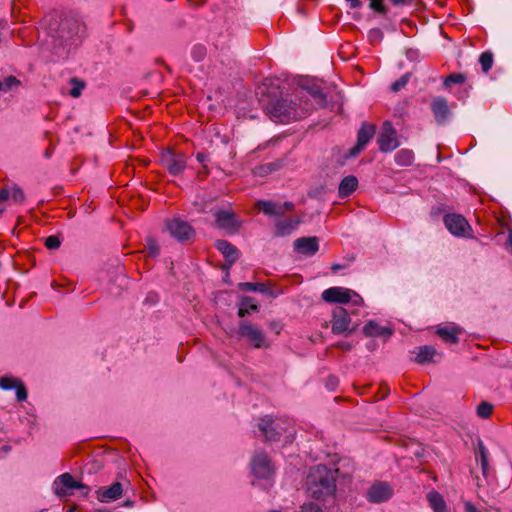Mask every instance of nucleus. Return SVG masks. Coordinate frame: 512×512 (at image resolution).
Returning <instances> with one entry per match:
<instances>
[{
	"mask_svg": "<svg viewBox=\"0 0 512 512\" xmlns=\"http://www.w3.org/2000/svg\"><path fill=\"white\" fill-rule=\"evenodd\" d=\"M338 469H329L324 465H317L310 469L307 476V492L320 501L333 499L336 493V478Z\"/></svg>",
	"mask_w": 512,
	"mask_h": 512,
	"instance_id": "f03ea898",
	"label": "nucleus"
},
{
	"mask_svg": "<svg viewBox=\"0 0 512 512\" xmlns=\"http://www.w3.org/2000/svg\"><path fill=\"white\" fill-rule=\"evenodd\" d=\"M214 216L216 224L220 229L236 232L240 228L241 223L232 210H218L215 212Z\"/></svg>",
	"mask_w": 512,
	"mask_h": 512,
	"instance_id": "2eb2a0df",
	"label": "nucleus"
},
{
	"mask_svg": "<svg viewBox=\"0 0 512 512\" xmlns=\"http://www.w3.org/2000/svg\"><path fill=\"white\" fill-rule=\"evenodd\" d=\"M352 295L357 297L359 301H362L356 292L338 286L324 290L322 293V299L329 303L346 304L352 300Z\"/></svg>",
	"mask_w": 512,
	"mask_h": 512,
	"instance_id": "9b49d317",
	"label": "nucleus"
},
{
	"mask_svg": "<svg viewBox=\"0 0 512 512\" xmlns=\"http://www.w3.org/2000/svg\"><path fill=\"white\" fill-rule=\"evenodd\" d=\"M4 212V209L0 208V215Z\"/></svg>",
	"mask_w": 512,
	"mask_h": 512,
	"instance_id": "774afa93",
	"label": "nucleus"
},
{
	"mask_svg": "<svg viewBox=\"0 0 512 512\" xmlns=\"http://www.w3.org/2000/svg\"><path fill=\"white\" fill-rule=\"evenodd\" d=\"M215 247L222 253L229 266H232L239 258L237 247L226 240H216Z\"/></svg>",
	"mask_w": 512,
	"mask_h": 512,
	"instance_id": "aec40b11",
	"label": "nucleus"
},
{
	"mask_svg": "<svg viewBox=\"0 0 512 512\" xmlns=\"http://www.w3.org/2000/svg\"><path fill=\"white\" fill-rule=\"evenodd\" d=\"M300 223V220L284 219L276 222V234L278 236H284L290 234L296 226Z\"/></svg>",
	"mask_w": 512,
	"mask_h": 512,
	"instance_id": "a878e982",
	"label": "nucleus"
},
{
	"mask_svg": "<svg viewBox=\"0 0 512 512\" xmlns=\"http://www.w3.org/2000/svg\"><path fill=\"white\" fill-rule=\"evenodd\" d=\"M414 0H389V2L396 7L411 5Z\"/></svg>",
	"mask_w": 512,
	"mask_h": 512,
	"instance_id": "3c124183",
	"label": "nucleus"
},
{
	"mask_svg": "<svg viewBox=\"0 0 512 512\" xmlns=\"http://www.w3.org/2000/svg\"><path fill=\"white\" fill-rule=\"evenodd\" d=\"M266 111L275 122L286 123L301 118L303 110L285 98H273L266 104Z\"/></svg>",
	"mask_w": 512,
	"mask_h": 512,
	"instance_id": "7ed1b4c3",
	"label": "nucleus"
},
{
	"mask_svg": "<svg viewBox=\"0 0 512 512\" xmlns=\"http://www.w3.org/2000/svg\"><path fill=\"white\" fill-rule=\"evenodd\" d=\"M10 196H12V199L15 203L21 204L25 200V194L23 190L16 185L10 190Z\"/></svg>",
	"mask_w": 512,
	"mask_h": 512,
	"instance_id": "c03bdc74",
	"label": "nucleus"
},
{
	"mask_svg": "<svg viewBox=\"0 0 512 512\" xmlns=\"http://www.w3.org/2000/svg\"><path fill=\"white\" fill-rule=\"evenodd\" d=\"M371 34H377V35L381 36L382 33L379 29H375V30L371 31Z\"/></svg>",
	"mask_w": 512,
	"mask_h": 512,
	"instance_id": "0e129e2a",
	"label": "nucleus"
},
{
	"mask_svg": "<svg viewBox=\"0 0 512 512\" xmlns=\"http://www.w3.org/2000/svg\"><path fill=\"white\" fill-rule=\"evenodd\" d=\"M125 505H126V506H130V505H131V502H130V501H127V502L125 503Z\"/></svg>",
	"mask_w": 512,
	"mask_h": 512,
	"instance_id": "338daca9",
	"label": "nucleus"
},
{
	"mask_svg": "<svg viewBox=\"0 0 512 512\" xmlns=\"http://www.w3.org/2000/svg\"><path fill=\"white\" fill-rule=\"evenodd\" d=\"M461 330L457 327H441L436 330V334L446 343L456 344L459 342L458 335Z\"/></svg>",
	"mask_w": 512,
	"mask_h": 512,
	"instance_id": "b1692460",
	"label": "nucleus"
},
{
	"mask_svg": "<svg viewBox=\"0 0 512 512\" xmlns=\"http://www.w3.org/2000/svg\"><path fill=\"white\" fill-rule=\"evenodd\" d=\"M376 132V126L374 124L363 122L361 128L357 133V143L353 146L347 154L348 158L356 157L361 151H363L366 145L374 137Z\"/></svg>",
	"mask_w": 512,
	"mask_h": 512,
	"instance_id": "1a4fd4ad",
	"label": "nucleus"
},
{
	"mask_svg": "<svg viewBox=\"0 0 512 512\" xmlns=\"http://www.w3.org/2000/svg\"><path fill=\"white\" fill-rule=\"evenodd\" d=\"M282 208L283 210L292 211L294 209V204L292 202H285Z\"/></svg>",
	"mask_w": 512,
	"mask_h": 512,
	"instance_id": "13d9d810",
	"label": "nucleus"
},
{
	"mask_svg": "<svg viewBox=\"0 0 512 512\" xmlns=\"http://www.w3.org/2000/svg\"><path fill=\"white\" fill-rule=\"evenodd\" d=\"M301 512H323L322 509L314 503H306L301 506Z\"/></svg>",
	"mask_w": 512,
	"mask_h": 512,
	"instance_id": "de8ad7c7",
	"label": "nucleus"
},
{
	"mask_svg": "<svg viewBox=\"0 0 512 512\" xmlns=\"http://www.w3.org/2000/svg\"><path fill=\"white\" fill-rule=\"evenodd\" d=\"M71 489H86L88 490V486L82 483H79L74 480L71 474L64 473L56 478L53 483V490L55 494L60 497H64L67 495V491Z\"/></svg>",
	"mask_w": 512,
	"mask_h": 512,
	"instance_id": "ddd939ff",
	"label": "nucleus"
},
{
	"mask_svg": "<svg viewBox=\"0 0 512 512\" xmlns=\"http://www.w3.org/2000/svg\"><path fill=\"white\" fill-rule=\"evenodd\" d=\"M70 84L72 87L69 91V95L72 96L73 98H78L81 95L82 90L85 87L84 82L77 78H72L70 80Z\"/></svg>",
	"mask_w": 512,
	"mask_h": 512,
	"instance_id": "72a5a7b5",
	"label": "nucleus"
},
{
	"mask_svg": "<svg viewBox=\"0 0 512 512\" xmlns=\"http://www.w3.org/2000/svg\"><path fill=\"white\" fill-rule=\"evenodd\" d=\"M2 91L7 92L20 85V81L14 76H8L1 80Z\"/></svg>",
	"mask_w": 512,
	"mask_h": 512,
	"instance_id": "ea45409f",
	"label": "nucleus"
},
{
	"mask_svg": "<svg viewBox=\"0 0 512 512\" xmlns=\"http://www.w3.org/2000/svg\"><path fill=\"white\" fill-rule=\"evenodd\" d=\"M256 206L260 211H262L266 215H281L284 213V210L281 205H278L271 201H258Z\"/></svg>",
	"mask_w": 512,
	"mask_h": 512,
	"instance_id": "cd10ccee",
	"label": "nucleus"
},
{
	"mask_svg": "<svg viewBox=\"0 0 512 512\" xmlns=\"http://www.w3.org/2000/svg\"><path fill=\"white\" fill-rule=\"evenodd\" d=\"M395 162L399 166H410L414 162V153L409 149H401L395 154Z\"/></svg>",
	"mask_w": 512,
	"mask_h": 512,
	"instance_id": "c756f323",
	"label": "nucleus"
},
{
	"mask_svg": "<svg viewBox=\"0 0 512 512\" xmlns=\"http://www.w3.org/2000/svg\"><path fill=\"white\" fill-rule=\"evenodd\" d=\"M351 319L347 311L342 307H337L333 310L331 320V330L334 334L346 333L350 335L354 332V328H349Z\"/></svg>",
	"mask_w": 512,
	"mask_h": 512,
	"instance_id": "f8f14e48",
	"label": "nucleus"
},
{
	"mask_svg": "<svg viewBox=\"0 0 512 512\" xmlns=\"http://www.w3.org/2000/svg\"><path fill=\"white\" fill-rule=\"evenodd\" d=\"M231 266H229V264L225 261V264H224V268L225 269H229Z\"/></svg>",
	"mask_w": 512,
	"mask_h": 512,
	"instance_id": "69168bd1",
	"label": "nucleus"
},
{
	"mask_svg": "<svg viewBox=\"0 0 512 512\" xmlns=\"http://www.w3.org/2000/svg\"><path fill=\"white\" fill-rule=\"evenodd\" d=\"M443 221L448 231L455 236L464 237L471 231L468 221L460 214H446Z\"/></svg>",
	"mask_w": 512,
	"mask_h": 512,
	"instance_id": "9d476101",
	"label": "nucleus"
},
{
	"mask_svg": "<svg viewBox=\"0 0 512 512\" xmlns=\"http://www.w3.org/2000/svg\"><path fill=\"white\" fill-rule=\"evenodd\" d=\"M427 499L430 507L435 512H446V503L440 493L431 491L428 493Z\"/></svg>",
	"mask_w": 512,
	"mask_h": 512,
	"instance_id": "bb28decb",
	"label": "nucleus"
},
{
	"mask_svg": "<svg viewBox=\"0 0 512 512\" xmlns=\"http://www.w3.org/2000/svg\"><path fill=\"white\" fill-rule=\"evenodd\" d=\"M434 119L438 125H445L451 116L448 101L444 97H436L430 104Z\"/></svg>",
	"mask_w": 512,
	"mask_h": 512,
	"instance_id": "dca6fc26",
	"label": "nucleus"
},
{
	"mask_svg": "<svg viewBox=\"0 0 512 512\" xmlns=\"http://www.w3.org/2000/svg\"><path fill=\"white\" fill-rule=\"evenodd\" d=\"M251 465L253 474L259 478H268L274 472L272 462L265 453L255 455Z\"/></svg>",
	"mask_w": 512,
	"mask_h": 512,
	"instance_id": "f3484780",
	"label": "nucleus"
},
{
	"mask_svg": "<svg viewBox=\"0 0 512 512\" xmlns=\"http://www.w3.org/2000/svg\"><path fill=\"white\" fill-rule=\"evenodd\" d=\"M289 422L281 419L264 417L259 424V429L268 442L279 441L283 433L288 430Z\"/></svg>",
	"mask_w": 512,
	"mask_h": 512,
	"instance_id": "423d86ee",
	"label": "nucleus"
},
{
	"mask_svg": "<svg viewBox=\"0 0 512 512\" xmlns=\"http://www.w3.org/2000/svg\"><path fill=\"white\" fill-rule=\"evenodd\" d=\"M2 91L7 92L20 85V81L14 76H8L1 80Z\"/></svg>",
	"mask_w": 512,
	"mask_h": 512,
	"instance_id": "58836bf2",
	"label": "nucleus"
},
{
	"mask_svg": "<svg viewBox=\"0 0 512 512\" xmlns=\"http://www.w3.org/2000/svg\"><path fill=\"white\" fill-rule=\"evenodd\" d=\"M480 462H481L482 474L485 478H488L489 470H490L488 458L481 459Z\"/></svg>",
	"mask_w": 512,
	"mask_h": 512,
	"instance_id": "8fccbe9b",
	"label": "nucleus"
},
{
	"mask_svg": "<svg viewBox=\"0 0 512 512\" xmlns=\"http://www.w3.org/2000/svg\"><path fill=\"white\" fill-rule=\"evenodd\" d=\"M392 488L386 482L374 483L366 493V498L371 503H382L391 498Z\"/></svg>",
	"mask_w": 512,
	"mask_h": 512,
	"instance_id": "4468645a",
	"label": "nucleus"
},
{
	"mask_svg": "<svg viewBox=\"0 0 512 512\" xmlns=\"http://www.w3.org/2000/svg\"><path fill=\"white\" fill-rule=\"evenodd\" d=\"M10 197V189L5 187V188H2L1 191H0V202H5L9 199Z\"/></svg>",
	"mask_w": 512,
	"mask_h": 512,
	"instance_id": "864d4df0",
	"label": "nucleus"
},
{
	"mask_svg": "<svg viewBox=\"0 0 512 512\" xmlns=\"http://www.w3.org/2000/svg\"><path fill=\"white\" fill-rule=\"evenodd\" d=\"M465 80H466V76L464 74L452 73L445 78L443 85L446 88H449V87H451L452 84H462L465 82Z\"/></svg>",
	"mask_w": 512,
	"mask_h": 512,
	"instance_id": "f704fd0d",
	"label": "nucleus"
},
{
	"mask_svg": "<svg viewBox=\"0 0 512 512\" xmlns=\"http://www.w3.org/2000/svg\"><path fill=\"white\" fill-rule=\"evenodd\" d=\"M476 457H479L480 460L488 458V451L482 442H479L478 444V452L476 453Z\"/></svg>",
	"mask_w": 512,
	"mask_h": 512,
	"instance_id": "09e8293b",
	"label": "nucleus"
},
{
	"mask_svg": "<svg viewBox=\"0 0 512 512\" xmlns=\"http://www.w3.org/2000/svg\"><path fill=\"white\" fill-rule=\"evenodd\" d=\"M238 336L240 339L246 340L256 349L269 347V342L265 333L256 325L249 321H241L238 326Z\"/></svg>",
	"mask_w": 512,
	"mask_h": 512,
	"instance_id": "20e7f679",
	"label": "nucleus"
},
{
	"mask_svg": "<svg viewBox=\"0 0 512 512\" xmlns=\"http://www.w3.org/2000/svg\"><path fill=\"white\" fill-rule=\"evenodd\" d=\"M369 2V7L373 11L381 15H386L388 13V8L384 5V0H369Z\"/></svg>",
	"mask_w": 512,
	"mask_h": 512,
	"instance_id": "a19ab883",
	"label": "nucleus"
},
{
	"mask_svg": "<svg viewBox=\"0 0 512 512\" xmlns=\"http://www.w3.org/2000/svg\"><path fill=\"white\" fill-rule=\"evenodd\" d=\"M196 158L199 163L203 164V169H206V165L204 163L208 161L209 156L206 153L199 152L197 153Z\"/></svg>",
	"mask_w": 512,
	"mask_h": 512,
	"instance_id": "5fc2aeb1",
	"label": "nucleus"
},
{
	"mask_svg": "<svg viewBox=\"0 0 512 512\" xmlns=\"http://www.w3.org/2000/svg\"><path fill=\"white\" fill-rule=\"evenodd\" d=\"M358 187V179L349 175L344 177L338 187V194L340 198H346L350 196Z\"/></svg>",
	"mask_w": 512,
	"mask_h": 512,
	"instance_id": "5701e85b",
	"label": "nucleus"
},
{
	"mask_svg": "<svg viewBox=\"0 0 512 512\" xmlns=\"http://www.w3.org/2000/svg\"><path fill=\"white\" fill-rule=\"evenodd\" d=\"M238 288L241 291H252L260 293H265L267 291L266 286L263 283L243 282L238 284Z\"/></svg>",
	"mask_w": 512,
	"mask_h": 512,
	"instance_id": "473e14b6",
	"label": "nucleus"
},
{
	"mask_svg": "<svg viewBox=\"0 0 512 512\" xmlns=\"http://www.w3.org/2000/svg\"><path fill=\"white\" fill-rule=\"evenodd\" d=\"M161 163L173 176L182 174L187 165V157L183 152L168 148L161 154Z\"/></svg>",
	"mask_w": 512,
	"mask_h": 512,
	"instance_id": "39448f33",
	"label": "nucleus"
},
{
	"mask_svg": "<svg viewBox=\"0 0 512 512\" xmlns=\"http://www.w3.org/2000/svg\"><path fill=\"white\" fill-rule=\"evenodd\" d=\"M379 150L384 153L391 152L399 147L400 142L397 137V131L390 121H385L381 127V132L377 137Z\"/></svg>",
	"mask_w": 512,
	"mask_h": 512,
	"instance_id": "0eeeda50",
	"label": "nucleus"
},
{
	"mask_svg": "<svg viewBox=\"0 0 512 512\" xmlns=\"http://www.w3.org/2000/svg\"><path fill=\"white\" fill-rule=\"evenodd\" d=\"M338 347H340L341 349L349 350L351 349L352 345L350 343L340 342L338 344Z\"/></svg>",
	"mask_w": 512,
	"mask_h": 512,
	"instance_id": "bf43d9fd",
	"label": "nucleus"
},
{
	"mask_svg": "<svg viewBox=\"0 0 512 512\" xmlns=\"http://www.w3.org/2000/svg\"><path fill=\"white\" fill-rule=\"evenodd\" d=\"M350 4V8H358L362 5L361 0H346Z\"/></svg>",
	"mask_w": 512,
	"mask_h": 512,
	"instance_id": "4d7b16f0",
	"label": "nucleus"
},
{
	"mask_svg": "<svg viewBox=\"0 0 512 512\" xmlns=\"http://www.w3.org/2000/svg\"><path fill=\"white\" fill-rule=\"evenodd\" d=\"M123 492L122 484L114 482L108 487H100L97 491V499L101 502H110L121 497Z\"/></svg>",
	"mask_w": 512,
	"mask_h": 512,
	"instance_id": "6ab92c4d",
	"label": "nucleus"
},
{
	"mask_svg": "<svg viewBox=\"0 0 512 512\" xmlns=\"http://www.w3.org/2000/svg\"><path fill=\"white\" fill-rule=\"evenodd\" d=\"M145 251L147 252V254L150 257H153V258H155L159 255L160 247L155 239H153V238L147 239V243L145 245Z\"/></svg>",
	"mask_w": 512,
	"mask_h": 512,
	"instance_id": "4c0bfd02",
	"label": "nucleus"
},
{
	"mask_svg": "<svg viewBox=\"0 0 512 512\" xmlns=\"http://www.w3.org/2000/svg\"><path fill=\"white\" fill-rule=\"evenodd\" d=\"M20 379L14 377H2L0 378V387L4 390H10L16 387Z\"/></svg>",
	"mask_w": 512,
	"mask_h": 512,
	"instance_id": "79ce46f5",
	"label": "nucleus"
},
{
	"mask_svg": "<svg viewBox=\"0 0 512 512\" xmlns=\"http://www.w3.org/2000/svg\"><path fill=\"white\" fill-rule=\"evenodd\" d=\"M207 54L206 47L201 44H196L191 50V56L196 62H201Z\"/></svg>",
	"mask_w": 512,
	"mask_h": 512,
	"instance_id": "e433bc0d",
	"label": "nucleus"
},
{
	"mask_svg": "<svg viewBox=\"0 0 512 512\" xmlns=\"http://www.w3.org/2000/svg\"><path fill=\"white\" fill-rule=\"evenodd\" d=\"M363 333L367 337L383 336L385 338H388L392 335V330L387 327H381L375 321L370 320L364 325Z\"/></svg>",
	"mask_w": 512,
	"mask_h": 512,
	"instance_id": "4be33fe9",
	"label": "nucleus"
},
{
	"mask_svg": "<svg viewBox=\"0 0 512 512\" xmlns=\"http://www.w3.org/2000/svg\"><path fill=\"white\" fill-rule=\"evenodd\" d=\"M508 244L512 247V229L509 230Z\"/></svg>",
	"mask_w": 512,
	"mask_h": 512,
	"instance_id": "e2e57ef3",
	"label": "nucleus"
},
{
	"mask_svg": "<svg viewBox=\"0 0 512 512\" xmlns=\"http://www.w3.org/2000/svg\"><path fill=\"white\" fill-rule=\"evenodd\" d=\"M481 69L484 73H487L493 66L494 56L490 51L483 52L479 57Z\"/></svg>",
	"mask_w": 512,
	"mask_h": 512,
	"instance_id": "2f4dec72",
	"label": "nucleus"
},
{
	"mask_svg": "<svg viewBox=\"0 0 512 512\" xmlns=\"http://www.w3.org/2000/svg\"><path fill=\"white\" fill-rule=\"evenodd\" d=\"M409 79H410V73H406V74L402 75L398 80H396L394 83H392L391 90L393 92L400 91L407 85V83L409 82Z\"/></svg>",
	"mask_w": 512,
	"mask_h": 512,
	"instance_id": "37998d69",
	"label": "nucleus"
},
{
	"mask_svg": "<svg viewBox=\"0 0 512 512\" xmlns=\"http://www.w3.org/2000/svg\"><path fill=\"white\" fill-rule=\"evenodd\" d=\"M251 311H258V306L251 297H243L240 302L238 316L243 318L250 314Z\"/></svg>",
	"mask_w": 512,
	"mask_h": 512,
	"instance_id": "7c9ffc66",
	"label": "nucleus"
},
{
	"mask_svg": "<svg viewBox=\"0 0 512 512\" xmlns=\"http://www.w3.org/2000/svg\"><path fill=\"white\" fill-rule=\"evenodd\" d=\"M308 94L313 98L318 108H324L327 105V96L323 92V89L317 85L312 84L306 87Z\"/></svg>",
	"mask_w": 512,
	"mask_h": 512,
	"instance_id": "393cba45",
	"label": "nucleus"
},
{
	"mask_svg": "<svg viewBox=\"0 0 512 512\" xmlns=\"http://www.w3.org/2000/svg\"><path fill=\"white\" fill-rule=\"evenodd\" d=\"M294 249L296 252L306 256L316 254L319 249V241L315 236L300 237L294 241Z\"/></svg>",
	"mask_w": 512,
	"mask_h": 512,
	"instance_id": "a211bd4d",
	"label": "nucleus"
},
{
	"mask_svg": "<svg viewBox=\"0 0 512 512\" xmlns=\"http://www.w3.org/2000/svg\"><path fill=\"white\" fill-rule=\"evenodd\" d=\"M492 411L493 405L486 401L481 402L477 407V415L483 419L489 418Z\"/></svg>",
	"mask_w": 512,
	"mask_h": 512,
	"instance_id": "c9c22d12",
	"label": "nucleus"
},
{
	"mask_svg": "<svg viewBox=\"0 0 512 512\" xmlns=\"http://www.w3.org/2000/svg\"><path fill=\"white\" fill-rule=\"evenodd\" d=\"M286 166V157L276 159L272 162H268L255 167V174L261 177H265L273 172H276Z\"/></svg>",
	"mask_w": 512,
	"mask_h": 512,
	"instance_id": "412c9836",
	"label": "nucleus"
},
{
	"mask_svg": "<svg viewBox=\"0 0 512 512\" xmlns=\"http://www.w3.org/2000/svg\"><path fill=\"white\" fill-rule=\"evenodd\" d=\"M437 354V351L432 346H422L419 348V352L415 357V361L419 364H424L433 361V357Z\"/></svg>",
	"mask_w": 512,
	"mask_h": 512,
	"instance_id": "c85d7f7f",
	"label": "nucleus"
},
{
	"mask_svg": "<svg viewBox=\"0 0 512 512\" xmlns=\"http://www.w3.org/2000/svg\"><path fill=\"white\" fill-rule=\"evenodd\" d=\"M389 394V387L386 384H381L379 387L378 399H384Z\"/></svg>",
	"mask_w": 512,
	"mask_h": 512,
	"instance_id": "603ef678",
	"label": "nucleus"
},
{
	"mask_svg": "<svg viewBox=\"0 0 512 512\" xmlns=\"http://www.w3.org/2000/svg\"><path fill=\"white\" fill-rule=\"evenodd\" d=\"M342 268V266L340 264H333L331 269L336 272L338 270H340Z\"/></svg>",
	"mask_w": 512,
	"mask_h": 512,
	"instance_id": "680f3d73",
	"label": "nucleus"
},
{
	"mask_svg": "<svg viewBox=\"0 0 512 512\" xmlns=\"http://www.w3.org/2000/svg\"><path fill=\"white\" fill-rule=\"evenodd\" d=\"M166 227L171 236L180 242L188 241L195 237V230L193 227L188 224V222L180 218H174L167 221Z\"/></svg>",
	"mask_w": 512,
	"mask_h": 512,
	"instance_id": "6e6552de",
	"label": "nucleus"
},
{
	"mask_svg": "<svg viewBox=\"0 0 512 512\" xmlns=\"http://www.w3.org/2000/svg\"><path fill=\"white\" fill-rule=\"evenodd\" d=\"M465 512H479L478 509L471 503L466 502L464 505Z\"/></svg>",
	"mask_w": 512,
	"mask_h": 512,
	"instance_id": "6e6d98bb",
	"label": "nucleus"
},
{
	"mask_svg": "<svg viewBox=\"0 0 512 512\" xmlns=\"http://www.w3.org/2000/svg\"><path fill=\"white\" fill-rule=\"evenodd\" d=\"M61 245L60 238L56 235H51L45 239V246L48 249H58Z\"/></svg>",
	"mask_w": 512,
	"mask_h": 512,
	"instance_id": "49530a36",
	"label": "nucleus"
},
{
	"mask_svg": "<svg viewBox=\"0 0 512 512\" xmlns=\"http://www.w3.org/2000/svg\"><path fill=\"white\" fill-rule=\"evenodd\" d=\"M39 41L44 51L57 58H66L72 48L78 46L86 35L85 24L74 15L57 11L47 13L41 20Z\"/></svg>",
	"mask_w": 512,
	"mask_h": 512,
	"instance_id": "f257e3e1",
	"label": "nucleus"
},
{
	"mask_svg": "<svg viewBox=\"0 0 512 512\" xmlns=\"http://www.w3.org/2000/svg\"><path fill=\"white\" fill-rule=\"evenodd\" d=\"M328 383L332 386L336 385L337 379L335 377H329Z\"/></svg>",
	"mask_w": 512,
	"mask_h": 512,
	"instance_id": "052dcab7",
	"label": "nucleus"
},
{
	"mask_svg": "<svg viewBox=\"0 0 512 512\" xmlns=\"http://www.w3.org/2000/svg\"><path fill=\"white\" fill-rule=\"evenodd\" d=\"M15 389H16L17 400L19 402L25 401L28 397V393H27V389H26L25 385L23 384V382L21 380L18 382Z\"/></svg>",
	"mask_w": 512,
	"mask_h": 512,
	"instance_id": "a18cd8bd",
	"label": "nucleus"
}]
</instances>
